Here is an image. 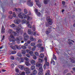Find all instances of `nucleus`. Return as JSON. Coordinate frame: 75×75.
<instances>
[{
  "mask_svg": "<svg viewBox=\"0 0 75 75\" xmlns=\"http://www.w3.org/2000/svg\"><path fill=\"white\" fill-rule=\"evenodd\" d=\"M21 52L22 54H25L26 52H25V51L24 50H22Z\"/></svg>",
  "mask_w": 75,
  "mask_h": 75,
  "instance_id": "obj_25",
  "label": "nucleus"
},
{
  "mask_svg": "<svg viewBox=\"0 0 75 75\" xmlns=\"http://www.w3.org/2000/svg\"><path fill=\"white\" fill-rule=\"evenodd\" d=\"M35 11L36 14H37L38 16L40 17V16H41V13H40V12H38V10H35Z\"/></svg>",
  "mask_w": 75,
  "mask_h": 75,
  "instance_id": "obj_11",
  "label": "nucleus"
},
{
  "mask_svg": "<svg viewBox=\"0 0 75 75\" xmlns=\"http://www.w3.org/2000/svg\"><path fill=\"white\" fill-rule=\"evenodd\" d=\"M24 70L26 72L27 71H29V69L27 67H25L24 68Z\"/></svg>",
  "mask_w": 75,
  "mask_h": 75,
  "instance_id": "obj_31",
  "label": "nucleus"
},
{
  "mask_svg": "<svg viewBox=\"0 0 75 75\" xmlns=\"http://www.w3.org/2000/svg\"><path fill=\"white\" fill-rule=\"evenodd\" d=\"M24 13L26 14H27V13H28V11H27V10H25L24 11Z\"/></svg>",
  "mask_w": 75,
  "mask_h": 75,
  "instance_id": "obj_50",
  "label": "nucleus"
},
{
  "mask_svg": "<svg viewBox=\"0 0 75 75\" xmlns=\"http://www.w3.org/2000/svg\"><path fill=\"white\" fill-rule=\"evenodd\" d=\"M38 62H40V63H41L43 61L42 59H38Z\"/></svg>",
  "mask_w": 75,
  "mask_h": 75,
  "instance_id": "obj_34",
  "label": "nucleus"
},
{
  "mask_svg": "<svg viewBox=\"0 0 75 75\" xmlns=\"http://www.w3.org/2000/svg\"><path fill=\"white\" fill-rule=\"evenodd\" d=\"M17 55L18 57H21V54L20 53H18L17 54Z\"/></svg>",
  "mask_w": 75,
  "mask_h": 75,
  "instance_id": "obj_36",
  "label": "nucleus"
},
{
  "mask_svg": "<svg viewBox=\"0 0 75 75\" xmlns=\"http://www.w3.org/2000/svg\"><path fill=\"white\" fill-rule=\"evenodd\" d=\"M52 63L53 65H55V61H54L53 60H52L50 62V64H52Z\"/></svg>",
  "mask_w": 75,
  "mask_h": 75,
  "instance_id": "obj_24",
  "label": "nucleus"
},
{
  "mask_svg": "<svg viewBox=\"0 0 75 75\" xmlns=\"http://www.w3.org/2000/svg\"><path fill=\"white\" fill-rule=\"evenodd\" d=\"M68 44H69V45H70V46L72 45H73V43H72V42H70V41H69L68 42Z\"/></svg>",
  "mask_w": 75,
  "mask_h": 75,
  "instance_id": "obj_38",
  "label": "nucleus"
},
{
  "mask_svg": "<svg viewBox=\"0 0 75 75\" xmlns=\"http://www.w3.org/2000/svg\"><path fill=\"white\" fill-rule=\"evenodd\" d=\"M28 34H31V30L30 29H29L28 31Z\"/></svg>",
  "mask_w": 75,
  "mask_h": 75,
  "instance_id": "obj_21",
  "label": "nucleus"
},
{
  "mask_svg": "<svg viewBox=\"0 0 75 75\" xmlns=\"http://www.w3.org/2000/svg\"><path fill=\"white\" fill-rule=\"evenodd\" d=\"M35 43H32L30 44L31 46H35Z\"/></svg>",
  "mask_w": 75,
  "mask_h": 75,
  "instance_id": "obj_46",
  "label": "nucleus"
},
{
  "mask_svg": "<svg viewBox=\"0 0 75 75\" xmlns=\"http://www.w3.org/2000/svg\"><path fill=\"white\" fill-rule=\"evenodd\" d=\"M25 64L26 66H28L30 65V63L28 62H25Z\"/></svg>",
  "mask_w": 75,
  "mask_h": 75,
  "instance_id": "obj_32",
  "label": "nucleus"
},
{
  "mask_svg": "<svg viewBox=\"0 0 75 75\" xmlns=\"http://www.w3.org/2000/svg\"><path fill=\"white\" fill-rule=\"evenodd\" d=\"M14 59V57L13 56H11V59L13 60Z\"/></svg>",
  "mask_w": 75,
  "mask_h": 75,
  "instance_id": "obj_62",
  "label": "nucleus"
},
{
  "mask_svg": "<svg viewBox=\"0 0 75 75\" xmlns=\"http://www.w3.org/2000/svg\"><path fill=\"white\" fill-rule=\"evenodd\" d=\"M25 46V47H27V46H28V43L27 42H26L25 45H24Z\"/></svg>",
  "mask_w": 75,
  "mask_h": 75,
  "instance_id": "obj_60",
  "label": "nucleus"
},
{
  "mask_svg": "<svg viewBox=\"0 0 75 75\" xmlns=\"http://www.w3.org/2000/svg\"><path fill=\"white\" fill-rule=\"evenodd\" d=\"M17 52L16 51H12V54H16Z\"/></svg>",
  "mask_w": 75,
  "mask_h": 75,
  "instance_id": "obj_52",
  "label": "nucleus"
},
{
  "mask_svg": "<svg viewBox=\"0 0 75 75\" xmlns=\"http://www.w3.org/2000/svg\"><path fill=\"white\" fill-rule=\"evenodd\" d=\"M35 66H32L31 67H30V69L31 70H33L35 69Z\"/></svg>",
  "mask_w": 75,
  "mask_h": 75,
  "instance_id": "obj_29",
  "label": "nucleus"
},
{
  "mask_svg": "<svg viewBox=\"0 0 75 75\" xmlns=\"http://www.w3.org/2000/svg\"><path fill=\"white\" fill-rule=\"evenodd\" d=\"M44 60L45 61V62H47V58H45Z\"/></svg>",
  "mask_w": 75,
  "mask_h": 75,
  "instance_id": "obj_63",
  "label": "nucleus"
},
{
  "mask_svg": "<svg viewBox=\"0 0 75 75\" xmlns=\"http://www.w3.org/2000/svg\"><path fill=\"white\" fill-rule=\"evenodd\" d=\"M24 59L26 60V61H28V58L27 57H24Z\"/></svg>",
  "mask_w": 75,
  "mask_h": 75,
  "instance_id": "obj_51",
  "label": "nucleus"
},
{
  "mask_svg": "<svg viewBox=\"0 0 75 75\" xmlns=\"http://www.w3.org/2000/svg\"><path fill=\"white\" fill-rule=\"evenodd\" d=\"M62 4L63 5H65V2L64 1H63L62 2Z\"/></svg>",
  "mask_w": 75,
  "mask_h": 75,
  "instance_id": "obj_55",
  "label": "nucleus"
},
{
  "mask_svg": "<svg viewBox=\"0 0 75 75\" xmlns=\"http://www.w3.org/2000/svg\"><path fill=\"white\" fill-rule=\"evenodd\" d=\"M19 68H20V69L22 70V69H24V67L22 66H19Z\"/></svg>",
  "mask_w": 75,
  "mask_h": 75,
  "instance_id": "obj_26",
  "label": "nucleus"
},
{
  "mask_svg": "<svg viewBox=\"0 0 75 75\" xmlns=\"http://www.w3.org/2000/svg\"><path fill=\"white\" fill-rule=\"evenodd\" d=\"M10 26L12 28H13L15 27V24H12L11 25H10Z\"/></svg>",
  "mask_w": 75,
  "mask_h": 75,
  "instance_id": "obj_37",
  "label": "nucleus"
},
{
  "mask_svg": "<svg viewBox=\"0 0 75 75\" xmlns=\"http://www.w3.org/2000/svg\"><path fill=\"white\" fill-rule=\"evenodd\" d=\"M20 75H25V72L23 71L21 72V73L20 74Z\"/></svg>",
  "mask_w": 75,
  "mask_h": 75,
  "instance_id": "obj_48",
  "label": "nucleus"
},
{
  "mask_svg": "<svg viewBox=\"0 0 75 75\" xmlns=\"http://www.w3.org/2000/svg\"><path fill=\"white\" fill-rule=\"evenodd\" d=\"M47 72L45 74V75H50V70H48L47 71Z\"/></svg>",
  "mask_w": 75,
  "mask_h": 75,
  "instance_id": "obj_19",
  "label": "nucleus"
},
{
  "mask_svg": "<svg viewBox=\"0 0 75 75\" xmlns=\"http://www.w3.org/2000/svg\"><path fill=\"white\" fill-rule=\"evenodd\" d=\"M52 28V27L50 26L49 27L48 29H46V31L45 32V33L47 35H48L50 33H51V31H52V30H51V28Z\"/></svg>",
  "mask_w": 75,
  "mask_h": 75,
  "instance_id": "obj_6",
  "label": "nucleus"
},
{
  "mask_svg": "<svg viewBox=\"0 0 75 75\" xmlns=\"http://www.w3.org/2000/svg\"><path fill=\"white\" fill-rule=\"evenodd\" d=\"M35 2H37L36 4L37 5H38L39 7H41V4L40 3V2L39 1L35 0Z\"/></svg>",
  "mask_w": 75,
  "mask_h": 75,
  "instance_id": "obj_12",
  "label": "nucleus"
},
{
  "mask_svg": "<svg viewBox=\"0 0 75 75\" xmlns=\"http://www.w3.org/2000/svg\"><path fill=\"white\" fill-rule=\"evenodd\" d=\"M33 73L34 75H36L37 74V71L36 70H35L33 71Z\"/></svg>",
  "mask_w": 75,
  "mask_h": 75,
  "instance_id": "obj_23",
  "label": "nucleus"
},
{
  "mask_svg": "<svg viewBox=\"0 0 75 75\" xmlns=\"http://www.w3.org/2000/svg\"><path fill=\"white\" fill-rule=\"evenodd\" d=\"M30 63L33 65H35V60H32L30 62Z\"/></svg>",
  "mask_w": 75,
  "mask_h": 75,
  "instance_id": "obj_16",
  "label": "nucleus"
},
{
  "mask_svg": "<svg viewBox=\"0 0 75 75\" xmlns=\"http://www.w3.org/2000/svg\"><path fill=\"white\" fill-rule=\"evenodd\" d=\"M27 4L29 6H33V2H31V0H28L27 3Z\"/></svg>",
  "mask_w": 75,
  "mask_h": 75,
  "instance_id": "obj_9",
  "label": "nucleus"
},
{
  "mask_svg": "<svg viewBox=\"0 0 75 75\" xmlns=\"http://www.w3.org/2000/svg\"><path fill=\"white\" fill-rule=\"evenodd\" d=\"M35 55H36V56H38V52H35Z\"/></svg>",
  "mask_w": 75,
  "mask_h": 75,
  "instance_id": "obj_61",
  "label": "nucleus"
},
{
  "mask_svg": "<svg viewBox=\"0 0 75 75\" xmlns=\"http://www.w3.org/2000/svg\"><path fill=\"white\" fill-rule=\"evenodd\" d=\"M34 38H33V37L32 36H30V41H34Z\"/></svg>",
  "mask_w": 75,
  "mask_h": 75,
  "instance_id": "obj_33",
  "label": "nucleus"
},
{
  "mask_svg": "<svg viewBox=\"0 0 75 75\" xmlns=\"http://www.w3.org/2000/svg\"><path fill=\"white\" fill-rule=\"evenodd\" d=\"M44 74L42 71H39L38 73V75H43Z\"/></svg>",
  "mask_w": 75,
  "mask_h": 75,
  "instance_id": "obj_30",
  "label": "nucleus"
},
{
  "mask_svg": "<svg viewBox=\"0 0 75 75\" xmlns=\"http://www.w3.org/2000/svg\"><path fill=\"white\" fill-rule=\"evenodd\" d=\"M71 63H75V58L73 57L70 58Z\"/></svg>",
  "mask_w": 75,
  "mask_h": 75,
  "instance_id": "obj_15",
  "label": "nucleus"
},
{
  "mask_svg": "<svg viewBox=\"0 0 75 75\" xmlns=\"http://www.w3.org/2000/svg\"><path fill=\"white\" fill-rule=\"evenodd\" d=\"M28 27L29 28H32V26L31 24H28Z\"/></svg>",
  "mask_w": 75,
  "mask_h": 75,
  "instance_id": "obj_43",
  "label": "nucleus"
},
{
  "mask_svg": "<svg viewBox=\"0 0 75 75\" xmlns=\"http://www.w3.org/2000/svg\"><path fill=\"white\" fill-rule=\"evenodd\" d=\"M9 53L10 54H13V51L11 50L9 51Z\"/></svg>",
  "mask_w": 75,
  "mask_h": 75,
  "instance_id": "obj_53",
  "label": "nucleus"
},
{
  "mask_svg": "<svg viewBox=\"0 0 75 75\" xmlns=\"http://www.w3.org/2000/svg\"><path fill=\"white\" fill-rule=\"evenodd\" d=\"M40 48H41V49H40L41 51H44V47H41Z\"/></svg>",
  "mask_w": 75,
  "mask_h": 75,
  "instance_id": "obj_45",
  "label": "nucleus"
},
{
  "mask_svg": "<svg viewBox=\"0 0 75 75\" xmlns=\"http://www.w3.org/2000/svg\"><path fill=\"white\" fill-rule=\"evenodd\" d=\"M33 30L34 31H35V25H33Z\"/></svg>",
  "mask_w": 75,
  "mask_h": 75,
  "instance_id": "obj_39",
  "label": "nucleus"
},
{
  "mask_svg": "<svg viewBox=\"0 0 75 75\" xmlns=\"http://www.w3.org/2000/svg\"><path fill=\"white\" fill-rule=\"evenodd\" d=\"M48 1L47 0H44V4L46 5V4H47V3H48Z\"/></svg>",
  "mask_w": 75,
  "mask_h": 75,
  "instance_id": "obj_27",
  "label": "nucleus"
},
{
  "mask_svg": "<svg viewBox=\"0 0 75 75\" xmlns=\"http://www.w3.org/2000/svg\"><path fill=\"white\" fill-rule=\"evenodd\" d=\"M9 41H10V42L12 41V43H11V44H16V42H15V41H14L13 40V39H12V40H10Z\"/></svg>",
  "mask_w": 75,
  "mask_h": 75,
  "instance_id": "obj_22",
  "label": "nucleus"
},
{
  "mask_svg": "<svg viewBox=\"0 0 75 75\" xmlns=\"http://www.w3.org/2000/svg\"><path fill=\"white\" fill-rule=\"evenodd\" d=\"M13 34H11V39L9 40H13V41H16L17 44H19L20 42V41H21L23 40V37L21 36H20L19 37H17L16 39H15V38L13 36Z\"/></svg>",
  "mask_w": 75,
  "mask_h": 75,
  "instance_id": "obj_2",
  "label": "nucleus"
},
{
  "mask_svg": "<svg viewBox=\"0 0 75 75\" xmlns=\"http://www.w3.org/2000/svg\"><path fill=\"white\" fill-rule=\"evenodd\" d=\"M8 17L9 19H12L13 18V16L11 15L9 16Z\"/></svg>",
  "mask_w": 75,
  "mask_h": 75,
  "instance_id": "obj_41",
  "label": "nucleus"
},
{
  "mask_svg": "<svg viewBox=\"0 0 75 75\" xmlns=\"http://www.w3.org/2000/svg\"><path fill=\"white\" fill-rule=\"evenodd\" d=\"M21 47L23 50H25L27 48V47H25V46H22Z\"/></svg>",
  "mask_w": 75,
  "mask_h": 75,
  "instance_id": "obj_35",
  "label": "nucleus"
},
{
  "mask_svg": "<svg viewBox=\"0 0 75 75\" xmlns=\"http://www.w3.org/2000/svg\"><path fill=\"white\" fill-rule=\"evenodd\" d=\"M36 67H39V68H40L42 67V65L41 63H37L36 64Z\"/></svg>",
  "mask_w": 75,
  "mask_h": 75,
  "instance_id": "obj_14",
  "label": "nucleus"
},
{
  "mask_svg": "<svg viewBox=\"0 0 75 75\" xmlns=\"http://www.w3.org/2000/svg\"><path fill=\"white\" fill-rule=\"evenodd\" d=\"M43 57H44V54H41L39 57L40 58H43Z\"/></svg>",
  "mask_w": 75,
  "mask_h": 75,
  "instance_id": "obj_17",
  "label": "nucleus"
},
{
  "mask_svg": "<svg viewBox=\"0 0 75 75\" xmlns=\"http://www.w3.org/2000/svg\"><path fill=\"white\" fill-rule=\"evenodd\" d=\"M11 65L12 68H13L14 67V64H11Z\"/></svg>",
  "mask_w": 75,
  "mask_h": 75,
  "instance_id": "obj_56",
  "label": "nucleus"
},
{
  "mask_svg": "<svg viewBox=\"0 0 75 75\" xmlns=\"http://www.w3.org/2000/svg\"><path fill=\"white\" fill-rule=\"evenodd\" d=\"M18 16H19V17L20 18H21L22 19H23V18L25 19L27 18V20H31V18H30V16H26V15L25 14H23V13H20L18 15Z\"/></svg>",
  "mask_w": 75,
  "mask_h": 75,
  "instance_id": "obj_4",
  "label": "nucleus"
},
{
  "mask_svg": "<svg viewBox=\"0 0 75 75\" xmlns=\"http://www.w3.org/2000/svg\"><path fill=\"white\" fill-rule=\"evenodd\" d=\"M5 38V36L3 35L2 37V40H1V41H2L3 40H4Z\"/></svg>",
  "mask_w": 75,
  "mask_h": 75,
  "instance_id": "obj_57",
  "label": "nucleus"
},
{
  "mask_svg": "<svg viewBox=\"0 0 75 75\" xmlns=\"http://www.w3.org/2000/svg\"><path fill=\"white\" fill-rule=\"evenodd\" d=\"M21 25H18V28H16L17 32L18 33L13 32V30L11 29L9 30L8 33H9L11 34H13L14 36H16V35L17 36L19 35V33H21Z\"/></svg>",
  "mask_w": 75,
  "mask_h": 75,
  "instance_id": "obj_1",
  "label": "nucleus"
},
{
  "mask_svg": "<svg viewBox=\"0 0 75 75\" xmlns=\"http://www.w3.org/2000/svg\"><path fill=\"white\" fill-rule=\"evenodd\" d=\"M23 36H24V41H25V42H27V41H28V39H29V37L28 36V35L27 34L25 33L23 34Z\"/></svg>",
  "mask_w": 75,
  "mask_h": 75,
  "instance_id": "obj_5",
  "label": "nucleus"
},
{
  "mask_svg": "<svg viewBox=\"0 0 75 75\" xmlns=\"http://www.w3.org/2000/svg\"><path fill=\"white\" fill-rule=\"evenodd\" d=\"M13 17L16 18V13L15 12H13Z\"/></svg>",
  "mask_w": 75,
  "mask_h": 75,
  "instance_id": "obj_40",
  "label": "nucleus"
},
{
  "mask_svg": "<svg viewBox=\"0 0 75 75\" xmlns=\"http://www.w3.org/2000/svg\"><path fill=\"white\" fill-rule=\"evenodd\" d=\"M68 69H65L64 70V74H66V73H67V72H68Z\"/></svg>",
  "mask_w": 75,
  "mask_h": 75,
  "instance_id": "obj_47",
  "label": "nucleus"
},
{
  "mask_svg": "<svg viewBox=\"0 0 75 75\" xmlns=\"http://www.w3.org/2000/svg\"><path fill=\"white\" fill-rule=\"evenodd\" d=\"M11 48H12L13 50H16V48H17V49H18V50H20V49L21 48L20 46L17 45H15L14 46H11Z\"/></svg>",
  "mask_w": 75,
  "mask_h": 75,
  "instance_id": "obj_7",
  "label": "nucleus"
},
{
  "mask_svg": "<svg viewBox=\"0 0 75 75\" xmlns=\"http://www.w3.org/2000/svg\"><path fill=\"white\" fill-rule=\"evenodd\" d=\"M1 31L2 33H5V29L3 25L2 26Z\"/></svg>",
  "mask_w": 75,
  "mask_h": 75,
  "instance_id": "obj_13",
  "label": "nucleus"
},
{
  "mask_svg": "<svg viewBox=\"0 0 75 75\" xmlns=\"http://www.w3.org/2000/svg\"><path fill=\"white\" fill-rule=\"evenodd\" d=\"M33 58L34 59H37L36 56H35V55H33Z\"/></svg>",
  "mask_w": 75,
  "mask_h": 75,
  "instance_id": "obj_44",
  "label": "nucleus"
},
{
  "mask_svg": "<svg viewBox=\"0 0 75 75\" xmlns=\"http://www.w3.org/2000/svg\"><path fill=\"white\" fill-rule=\"evenodd\" d=\"M37 47L38 48H41V44H39L37 45Z\"/></svg>",
  "mask_w": 75,
  "mask_h": 75,
  "instance_id": "obj_28",
  "label": "nucleus"
},
{
  "mask_svg": "<svg viewBox=\"0 0 75 75\" xmlns=\"http://www.w3.org/2000/svg\"><path fill=\"white\" fill-rule=\"evenodd\" d=\"M53 58L54 59H55V60H56L57 59V57L55 56V54H53Z\"/></svg>",
  "mask_w": 75,
  "mask_h": 75,
  "instance_id": "obj_49",
  "label": "nucleus"
},
{
  "mask_svg": "<svg viewBox=\"0 0 75 75\" xmlns=\"http://www.w3.org/2000/svg\"><path fill=\"white\" fill-rule=\"evenodd\" d=\"M14 22L15 24H18L20 23V20L19 19H17L16 20H14Z\"/></svg>",
  "mask_w": 75,
  "mask_h": 75,
  "instance_id": "obj_10",
  "label": "nucleus"
},
{
  "mask_svg": "<svg viewBox=\"0 0 75 75\" xmlns=\"http://www.w3.org/2000/svg\"><path fill=\"white\" fill-rule=\"evenodd\" d=\"M49 65H50V63H49L48 62H45V64L43 66L44 69H46L47 66V68H49Z\"/></svg>",
  "mask_w": 75,
  "mask_h": 75,
  "instance_id": "obj_8",
  "label": "nucleus"
},
{
  "mask_svg": "<svg viewBox=\"0 0 75 75\" xmlns=\"http://www.w3.org/2000/svg\"><path fill=\"white\" fill-rule=\"evenodd\" d=\"M39 72H43V68H42V67L39 68Z\"/></svg>",
  "mask_w": 75,
  "mask_h": 75,
  "instance_id": "obj_18",
  "label": "nucleus"
},
{
  "mask_svg": "<svg viewBox=\"0 0 75 75\" xmlns=\"http://www.w3.org/2000/svg\"><path fill=\"white\" fill-rule=\"evenodd\" d=\"M24 57H21V61L20 62V63L23 62H24Z\"/></svg>",
  "mask_w": 75,
  "mask_h": 75,
  "instance_id": "obj_20",
  "label": "nucleus"
},
{
  "mask_svg": "<svg viewBox=\"0 0 75 75\" xmlns=\"http://www.w3.org/2000/svg\"><path fill=\"white\" fill-rule=\"evenodd\" d=\"M16 72L18 73V72H19V70H18V69H16Z\"/></svg>",
  "mask_w": 75,
  "mask_h": 75,
  "instance_id": "obj_58",
  "label": "nucleus"
},
{
  "mask_svg": "<svg viewBox=\"0 0 75 75\" xmlns=\"http://www.w3.org/2000/svg\"><path fill=\"white\" fill-rule=\"evenodd\" d=\"M29 54H30V55H31V56H33V55H33V52L32 51L30 52H29Z\"/></svg>",
  "mask_w": 75,
  "mask_h": 75,
  "instance_id": "obj_42",
  "label": "nucleus"
},
{
  "mask_svg": "<svg viewBox=\"0 0 75 75\" xmlns=\"http://www.w3.org/2000/svg\"><path fill=\"white\" fill-rule=\"evenodd\" d=\"M8 13H9V14H12L13 12H12V11H10L8 12Z\"/></svg>",
  "mask_w": 75,
  "mask_h": 75,
  "instance_id": "obj_64",
  "label": "nucleus"
},
{
  "mask_svg": "<svg viewBox=\"0 0 75 75\" xmlns=\"http://www.w3.org/2000/svg\"><path fill=\"white\" fill-rule=\"evenodd\" d=\"M26 74H30V71H29V70L26 71Z\"/></svg>",
  "mask_w": 75,
  "mask_h": 75,
  "instance_id": "obj_54",
  "label": "nucleus"
},
{
  "mask_svg": "<svg viewBox=\"0 0 75 75\" xmlns=\"http://www.w3.org/2000/svg\"><path fill=\"white\" fill-rule=\"evenodd\" d=\"M46 20L47 22V23H46L45 24V25L46 27H50V25H51L53 23V21L52 19L50 18V17H47L46 18Z\"/></svg>",
  "mask_w": 75,
  "mask_h": 75,
  "instance_id": "obj_3",
  "label": "nucleus"
},
{
  "mask_svg": "<svg viewBox=\"0 0 75 75\" xmlns=\"http://www.w3.org/2000/svg\"><path fill=\"white\" fill-rule=\"evenodd\" d=\"M26 57H28V58H29V57H30V54H26Z\"/></svg>",
  "mask_w": 75,
  "mask_h": 75,
  "instance_id": "obj_59",
  "label": "nucleus"
}]
</instances>
